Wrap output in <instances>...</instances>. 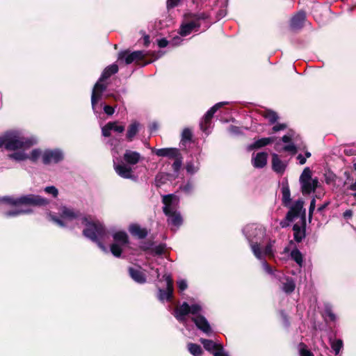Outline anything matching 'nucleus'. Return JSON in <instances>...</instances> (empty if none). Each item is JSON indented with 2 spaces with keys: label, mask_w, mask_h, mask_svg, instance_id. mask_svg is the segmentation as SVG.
Returning a JSON list of instances; mask_svg holds the SVG:
<instances>
[{
  "label": "nucleus",
  "mask_w": 356,
  "mask_h": 356,
  "mask_svg": "<svg viewBox=\"0 0 356 356\" xmlns=\"http://www.w3.org/2000/svg\"><path fill=\"white\" fill-rule=\"evenodd\" d=\"M57 216L56 213L50 211L49 216L50 220L61 227H67L70 223L75 222L76 224L81 222L86 226L83 231V235L97 243L98 246L105 252H108L106 248L103 245L102 241H104L107 233L105 227L99 221L90 222L85 216L78 211L72 209L62 207L58 209Z\"/></svg>",
  "instance_id": "f257e3e1"
},
{
  "label": "nucleus",
  "mask_w": 356,
  "mask_h": 356,
  "mask_svg": "<svg viewBox=\"0 0 356 356\" xmlns=\"http://www.w3.org/2000/svg\"><path fill=\"white\" fill-rule=\"evenodd\" d=\"M303 203L304 202H284V205L289 207V211L285 220L280 222V225L285 227L289 225V222H296L293 230L294 239L298 243L305 237L306 216Z\"/></svg>",
  "instance_id": "f03ea898"
},
{
  "label": "nucleus",
  "mask_w": 356,
  "mask_h": 356,
  "mask_svg": "<svg viewBox=\"0 0 356 356\" xmlns=\"http://www.w3.org/2000/svg\"><path fill=\"white\" fill-rule=\"evenodd\" d=\"M202 312V307L200 304H193L190 306L187 302H184L181 305L175 309V316L178 321L183 323L186 327V316L191 314L193 316L191 319L197 327L204 333L209 335L212 332L211 327L207 318L201 314Z\"/></svg>",
  "instance_id": "7ed1b4c3"
},
{
  "label": "nucleus",
  "mask_w": 356,
  "mask_h": 356,
  "mask_svg": "<svg viewBox=\"0 0 356 356\" xmlns=\"http://www.w3.org/2000/svg\"><path fill=\"white\" fill-rule=\"evenodd\" d=\"M245 237L249 241L251 250L254 255L259 259L263 260L264 256L273 257V243L267 244L264 250H261L259 239L263 237L264 232L261 228H259L255 225H248L243 230Z\"/></svg>",
  "instance_id": "20e7f679"
},
{
  "label": "nucleus",
  "mask_w": 356,
  "mask_h": 356,
  "mask_svg": "<svg viewBox=\"0 0 356 356\" xmlns=\"http://www.w3.org/2000/svg\"><path fill=\"white\" fill-rule=\"evenodd\" d=\"M118 159H113V168L115 172L124 179H136L132 168L130 165L137 164L142 156L138 152L127 149L123 155V159L125 163H119L116 162Z\"/></svg>",
  "instance_id": "39448f33"
},
{
  "label": "nucleus",
  "mask_w": 356,
  "mask_h": 356,
  "mask_svg": "<svg viewBox=\"0 0 356 356\" xmlns=\"http://www.w3.org/2000/svg\"><path fill=\"white\" fill-rule=\"evenodd\" d=\"M50 202H0L1 207L8 209L4 213L6 216H16L29 213L38 207H46Z\"/></svg>",
  "instance_id": "423d86ee"
},
{
  "label": "nucleus",
  "mask_w": 356,
  "mask_h": 356,
  "mask_svg": "<svg viewBox=\"0 0 356 356\" xmlns=\"http://www.w3.org/2000/svg\"><path fill=\"white\" fill-rule=\"evenodd\" d=\"M35 141L22 137L18 132L8 131L0 136V147L4 146L7 150L17 151L32 146Z\"/></svg>",
  "instance_id": "0eeeda50"
},
{
  "label": "nucleus",
  "mask_w": 356,
  "mask_h": 356,
  "mask_svg": "<svg viewBox=\"0 0 356 356\" xmlns=\"http://www.w3.org/2000/svg\"><path fill=\"white\" fill-rule=\"evenodd\" d=\"M300 184L302 193L305 194H310L314 192L316 193V197L321 199L324 195V190L322 188L321 184L318 181L317 177H312V171L309 168H305L302 174L300 175Z\"/></svg>",
  "instance_id": "6e6552de"
},
{
  "label": "nucleus",
  "mask_w": 356,
  "mask_h": 356,
  "mask_svg": "<svg viewBox=\"0 0 356 356\" xmlns=\"http://www.w3.org/2000/svg\"><path fill=\"white\" fill-rule=\"evenodd\" d=\"M118 71V67L117 65L113 64L108 66L104 69L98 81L94 86L91 95V104L94 112H95L97 104L102 98L103 93L107 88L106 85L102 83V82L112 74L117 73Z\"/></svg>",
  "instance_id": "1a4fd4ad"
},
{
  "label": "nucleus",
  "mask_w": 356,
  "mask_h": 356,
  "mask_svg": "<svg viewBox=\"0 0 356 356\" xmlns=\"http://www.w3.org/2000/svg\"><path fill=\"white\" fill-rule=\"evenodd\" d=\"M114 243L111 245L110 250L113 256L120 257L122 250L128 245L129 238L124 231H118L113 234Z\"/></svg>",
  "instance_id": "9d476101"
},
{
  "label": "nucleus",
  "mask_w": 356,
  "mask_h": 356,
  "mask_svg": "<svg viewBox=\"0 0 356 356\" xmlns=\"http://www.w3.org/2000/svg\"><path fill=\"white\" fill-rule=\"evenodd\" d=\"M163 202V209L164 213L168 216V223L175 227H179L183 220L180 213L177 211L176 206L173 204L174 202Z\"/></svg>",
  "instance_id": "9b49d317"
},
{
  "label": "nucleus",
  "mask_w": 356,
  "mask_h": 356,
  "mask_svg": "<svg viewBox=\"0 0 356 356\" xmlns=\"http://www.w3.org/2000/svg\"><path fill=\"white\" fill-rule=\"evenodd\" d=\"M207 18V15L204 13H202L197 15L193 20L183 24L180 28V35L181 36H186L193 31H197L200 26V20Z\"/></svg>",
  "instance_id": "f8f14e48"
},
{
  "label": "nucleus",
  "mask_w": 356,
  "mask_h": 356,
  "mask_svg": "<svg viewBox=\"0 0 356 356\" xmlns=\"http://www.w3.org/2000/svg\"><path fill=\"white\" fill-rule=\"evenodd\" d=\"M29 148V147H28V149ZM26 149H27V148L18 149L17 150L20 151H17L13 154H9L8 157L10 159H13L17 161H24L26 159H29L32 161H36L40 157V156H42V152L40 149H35L32 150L29 156L24 152Z\"/></svg>",
  "instance_id": "ddd939ff"
},
{
  "label": "nucleus",
  "mask_w": 356,
  "mask_h": 356,
  "mask_svg": "<svg viewBox=\"0 0 356 356\" xmlns=\"http://www.w3.org/2000/svg\"><path fill=\"white\" fill-rule=\"evenodd\" d=\"M163 278L166 282V289H159L158 291V299L163 302L164 300L169 301L171 300L173 291V281L171 275L169 274H165Z\"/></svg>",
  "instance_id": "4468645a"
},
{
  "label": "nucleus",
  "mask_w": 356,
  "mask_h": 356,
  "mask_svg": "<svg viewBox=\"0 0 356 356\" xmlns=\"http://www.w3.org/2000/svg\"><path fill=\"white\" fill-rule=\"evenodd\" d=\"M227 104V102H219L211 107L204 115V119L200 122V129L206 133L209 134V127L211 124V120L213 118V114L217 111L218 108L222 107L223 105Z\"/></svg>",
  "instance_id": "2eb2a0df"
},
{
  "label": "nucleus",
  "mask_w": 356,
  "mask_h": 356,
  "mask_svg": "<svg viewBox=\"0 0 356 356\" xmlns=\"http://www.w3.org/2000/svg\"><path fill=\"white\" fill-rule=\"evenodd\" d=\"M145 53L143 51H136L131 53L129 51H122L119 53L118 60H124L127 65L131 64L134 61H138L144 58Z\"/></svg>",
  "instance_id": "dca6fc26"
},
{
  "label": "nucleus",
  "mask_w": 356,
  "mask_h": 356,
  "mask_svg": "<svg viewBox=\"0 0 356 356\" xmlns=\"http://www.w3.org/2000/svg\"><path fill=\"white\" fill-rule=\"evenodd\" d=\"M63 154L58 149L46 150L42 154V162L44 164L56 163L63 160Z\"/></svg>",
  "instance_id": "f3484780"
},
{
  "label": "nucleus",
  "mask_w": 356,
  "mask_h": 356,
  "mask_svg": "<svg viewBox=\"0 0 356 356\" xmlns=\"http://www.w3.org/2000/svg\"><path fill=\"white\" fill-rule=\"evenodd\" d=\"M153 152L158 156L168 157L169 159L177 158L179 156V151L177 148H161L152 149Z\"/></svg>",
  "instance_id": "a211bd4d"
},
{
  "label": "nucleus",
  "mask_w": 356,
  "mask_h": 356,
  "mask_svg": "<svg viewBox=\"0 0 356 356\" xmlns=\"http://www.w3.org/2000/svg\"><path fill=\"white\" fill-rule=\"evenodd\" d=\"M268 154L266 152L257 153L252 158V163L254 167L261 168L266 165Z\"/></svg>",
  "instance_id": "6ab92c4d"
},
{
  "label": "nucleus",
  "mask_w": 356,
  "mask_h": 356,
  "mask_svg": "<svg viewBox=\"0 0 356 356\" xmlns=\"http://www.w3.org/2000/svg\"><path fill=\"white\" fill-rule=\"evenodd\" d=\"M129 273L131 277L138 284H144L146 282V276L140 269L137 268H129Z\"/></svg>",
  "instance_id": "aec40b11"
},
{
  "label": "nucleus",
  "mask_w": 356,
  "mask_h": 356,
  "mask_svg": "<svg viewBox=\"0 0 356 356\" xmlns=\"http://www.w3.org/2000/svg\"><path fill=\"white\" fill-rule=\"evenodd\" d=\"M305 13L304 12H299L295 15L291 20V26L293 29H300L305 20Z\"/></svg>",
  "instance_id": "412c9836"
},
{
  "label": "nucleus",
  "mask_w": 356,
  "mask_h": 356,
  "mask_svg": "<svg viewBox=\"0 0 356 356\" xmlns=\"http://www.w3.org/2000/svg\"><path fill=\"white\" fill-rule=\"evenodd\" d=\"M129 231L131 235L136 236L138 238H144L147 235V231L145 229L135 224L129 226Z\"/></svg>",
  "instance_id": "4be33fe9"
},
{
  "label": "nucleus",
  "mask_w": 356,
  "mask_h": 356,
  "mask_svg": "<svg viewBox=\"0 0 356 356\" xmlns=\"http://www.w3.org/2000/svg\"><path fill=\"white\" fill-rule=\"evenodd\" d=\"M272 165L273 169L277 173H282L286 168L284 163L280 159L276 154H273Z\"/></svg>",
  "instance_id": "5701e85b"
},
{
  "label": "nucleus",
  "mask_w": 356,
  "mask_h": 356,
  "mask_svg": "<svg viewBox=\"0 0 356 356\" xmlns=\"http://www.w3.org/2000/svg\"><path fill=\"white\" fill-rule=\"evenodd\" d=\"M284 282H282V289L286 293H292L296 287V284L293 280L289 277H283Z\"/></svg>",
  "instance_id": "b1692460"
},
{
  "label": "nucleus",
  "mask_w": 356,
  "mask_h": 356,
  "mask_svg": "<svg viewBox=\"0 0 356 356\" xmlns=\"http://www.w3.org/2000/svg\"><path fill=\"white\" fill-rule=\"evenodd\" d=\"M273 141V138H263L256 140L254 143L248 146V149L252 150L256 148L264 147Z\"/></svg>",
  "instance_id": "393cba45"
},
{
  "label": "nucleus",
  "mask_w": 356,
  "mask_h": 356,
  "mask_svg": "<svg viewBox=\"0 0 356 356\" xmlns=\"http://www.w3.org/2000/svg\"><path fill=\"white\" fill-rule=\"evenodd\" d=\"M200 342L203 345L205 350L211 353H213L220 345V343H217L212 340L205 339H200Z\"/></svg>",
  "instance_id": "a878e982"
},
{
  "label": "nucleus",
  "mask_w": 356,
  "mask_h": 356,
  "mask_svg": "<svg viewBox=\"0 0 356 356\" xmlns=\"http://www.w3.org/2000/svg\"><path fill=\"white\" fill-rule=\"evenodd\" d=\"M138 127L139 123L137 122H134L129 126L126 136L127 140H133L134 138L138 131Z\"/></svg>",
  "instance_id": "bb28decb"
},
{
  "label": "nucleus",
  "mask_w": 356,
  "mask_h": 356,
  "mask_svg": "<svg viewBox=\"0 0 356 356\" xmlns=\"http://www.w3.org/2000/svg\"><path fill=\"white\" fill-rule=\"evenodd\" d=\"M188 350L193 356H201L202 353V348L200 345L193 343H188Z\"/></svg>",
  "instance_id": "cd10ccee"
},
{
  "label": "nucleus",
  "mask_w": 356,
  "mask_h": 356,
  "mask_svg": "<svg viewBox=\"0 0 356 356\" xmlns=\"http://www.w3.org/2000/svg\"><path fill=\"white\" fill-rule=\"evenodd\" d=\"M291 257L293 260H294L297 263V264L299 266L301 267L302 266V263H303L302 254L299 250H298L296 248L293 249L291 252Z\"/></svg>",
  "instance_id": "c85d7f7f"
},
{
  "label": "nucleus",
  "mask_w": 356,
  "mask_h": 356,
  "mask_svg": "<svg viewBox=\"0 0 356 356\" xmlns=\"http://www.w3.org/2000/svg\"><path fill=\"white\" fill-rule=\"evenodd\" d=\"M331 347L335 355H338L343 347V341L341 339H334L331 341Z\"/></svg>",
  "instance_id": "c756f323"
},
{
  "label": "nucleus",
  "mask_w": 356,
  "mask_h": 356,
  "mask_svg": "<svg viewBox=\"0 0 356 356\" xmlns=\"http://www.w3.org/2000/svg\"><path fill=\"white\" fill-rule=\"evenodd\" d=\"M261 263H262V267H263L264 270H265V272L266 273H268L269 275H274L275 277L281 279V277L279 275L275 274V273H274L273 270L272 269V268L268 264V263L265 261L264 259L263 260H261Z\"/></svg>",
  "instance_id": "7c9ffc66"
},
{
  "label": "nucleus",
  "mask_w": 356,
  "mask_h": 356,
  "mask_svg": "<svg viewBox=\"0 0 356 356\" xmlns=\"http://www.w3.org/2000/svg\"><path fill=\"white\" fill-rule=\"evenodd\" d=\"M264 117L269 120L270 123H275L278 119V116L276 113L272 111H266L264 114Z\"/></svg>",
  "instance_id": "2f4dec72"
},
{
  "label": "nucleus",
  "mask_w": 356,
  "mask_h": 356,
  "mask_svg": "<svg viewBox=\"0 0 356 356\" xmlns=\"http://www.w3.org/2000/svg\"><path fill=\"white\" fill-rule=\"evenodd\" d=\"M299 353L300 356H314V354L307 348L305 343H300L299 345Z\"/></svg>",
  "instance_id": "473e14b6"
},
{
  "label": "nucleus",
  "mask_w": 356,
  "mask_h": 356,
  "mask_svg": "<svg viewBox=\"0 0 356 356\" xmlns=\"http://www.w3.org/2000/svg\"><path fill=\"white\" fill-rule=\"evenodd\" d=\"M17 200H44L40 196L33 194H29L21 196Z\"/></svg>",
  "instance_id": "72a5a7b5"
},
{
  "label": "nucleus",
  "mask_w": 356,
  "mask_h": 356,
  "mask_svg": "<svg viewBox=\"0 0 356 356\" xmlns=\"http://www.w3.org/2000/svg\"><path fill=\"white\" fill-rule=\"evenodd\" d=\"M181 142L187 143L191 140L192 134L189 129H184L181 134Z\"/></svg>",
  "instance_id": "f704fd0d"
},
{
  "label": "nucleus",
  "mask_w": 356,
  "mask_h": 356,
  "mask_svg": "<svg viewBox=\"0 0 356 356\" xmlns=\"http://www.w3.org/2000/svg\"><path fill=\"white\" fill-rule=\"evenodd\" d=\"M186 170L188 173L193 175L197 172L199 167L192 162H188L186 165Z\"/></svg>",
  "instance_id": "c9c22d12"
},
{
  "label": "nucleus",
  "mask_w": 356,
  "mask_h": 356,
  "mask_svg": "<svg viewBox=\"0 0 356 356\" xmlns=\"http://www.w3.org/2000/svg\"><path fill=\"white\" fill-rule=\"evenodd\" d=\"M44 191L46 193L51 195L52 197L54 198L56 197L58 194V189L54 186H47L44 188Z\"/></svg>",
  "instance_id": "e433bc0d"
},
{
  "label": "nucleus",
  "mask_w": 356,
  "mask_h": 356,
  "mask_svg": "<svg viewBox=\"0 0 356 356\" xmlns=\"http://www.w3.org/2000/svg\"><path fill=\"white\" fill-rule=\"evenodd\" d=\"M282 200H291L290 198V190L288 186H283L282 188Z\"/></svg>",
  "instance_id": "4c0bfd02"
},
{
  "label": "nucleus",
  "mask_w": 356,
  "mask_h": 356,
  "mask_svg": "<svg viewBox=\"0 0 356 356\" xmlns=\"http://www.w3.org/2000/svg\"><path fill=\"white\" fill-rule=\"evenodd\" d=\"M175 161H174L172 164V168L175 172H177L179 169L181 168V166L182 165V160L181 156H178L177 158H175Z\"/></svg>",
  "instance_id": "58836bf2"
},
{
  "label": "nucleus",
  "mask_w": 356,
  "mask_h": 356,
  "mask_svg": "<svg viewBox=\"0 0 356 356\" xmlns=\"http://www.w3.org/2000/svg\"><path fill=\"white\" fill-rule=\"evenodd\" d=\"M177 284L180 291H184L188 287L187 282L186 280L180 279L177 280Z\"/></svg>",
  "instance_id": "ea45409f"
},
{
  "label": "nucleus",
  "mask_w": 356,
  "mask_h": 356,
  "mask_svg": "<svg viewBox=\"0 0 356 356\" xmlns=\"http://www.w3.org/2000/svg\"><path fill=\"white\" fill-rule=\"evenodd\" d=\"M111 129L118 133H122L124 131V126L119 125L116 122H111Z\"/></svg>",
  "instance_id": "a19ab883"
},
{
  "label": "nucleus",
  "mask_w": 356,
  "mask_h": 356,
  "mask_svg": "<svg viewBox=\"0 0 356 356\" xmlns=\"http://www.w3.org/2000/svg\"><path fill=\"white\" fill-rule=\"evenodd\" d=\"M111 122L107 123L104 127L102 128V135L105 137H108L111 136Z\"/></svg>",
  "instance_id": "79ce46f5"
},
{
  "label": "nucleus",
  "mask_w": 356,
  "mask_h": 356,
  "mask_svg": "<svg viewBox=\"0 0 356 356\" xmlns=\"http://www.w3.org/2000/svg\"><path fill=\"white\" fill-rule=\"evenodd\" d=\"M212 354L213 355V356H229L228 354L226 352H225L223 347L221 344Z\"/></svg>",
  "instance_id": "37998d69"
},
{
  "label": "nucleus",
  "mask_w": 356,
  "mask_h": 356,
  "mask_svg": "<svg viewBox=\"0 0 356 356\" xmlns=\"http://www.w3.org/2000/svg\"><path fill=\"white\" fill-rule=\"evenodd\" d=\"M283 149L284 151L289 152L292 154H296L297 152L296 147L293 143L285 145Z\"/></svg>",
  "instance_id": "c03bdc74"
},
{
  "label": "nucleus",
  "mask_w": 356,
  "mask_h": 356,
  "mask_svg": "<svg viewBox=\"0 0 356 356\" xmlns=\"http://www.w3.org/2000/svg\"><path fill=\"white\" fill-rule=\"evenodd\" d=\"M229 132L232 134V135H238L241 133V131L239 127H236V126H231L229 127Z\"/></svg>",
  "instance_id": "a18cd8bd"
},
{
  "label": "nucleus",
  "mask_w": 356,
  "mask_h": 356,
  "mask_svg": "<svg viewBox=\"0 0 356 356\" xmlns=\"http://www.w3.org/2000/svg\"><path fill=\"white\" fill-rule=\"evenodd\" d=\"M153 252L155 254H162L164 252V246L162 245H157L153 248Z\"/></svg>",
  "instance_id": "49530a36"
},
{
  "label": "nucleus",
  "mask_w": 356,
  "mask_h": 356,
  "mask_svg": "<svg viewBox=\"0 0 356 356\" xmlns=\"http://www.w3.org/2000/svg\"><path fill=\"white\" fill-rule=\"evenodd\" d=\"M179 0H168L167 7L168 9L172 8L178 5Z\"/></svg>",
  "instance_id": "de8ad7c7"
},
{
  "label": "nucleus",
  "mask_w": 356,
  "mask_h": 356,
  "mask_svg": "<svg viewBox=\"0 0 356 356\" xmlns=\"http://www.w3.org/2000/svg\"><path fill=\"white\" fill-rule=\"evenodd\" d=\"M104 111L107 115H111L114 113L115 109L111 106L106 105L104 106Z\"/></svg>",
  "instance_id": "09e8293b"
},
{
  "label": "nucleus",
  "mask_w": 356,
  "mask_h": 356,
  "mask_svg": "<svg viewBox=\"0 0 356 356\" xmlns=\"http://www.w3.org/2000/svg\"><path fill=\"white\" fill-rule=\"evenodd\" d=\"M168 44V41L165 38H162L158 40V45L159 47L163 48L165 47Z\"/></svg>",
  "instance_id": "8fccbe9b"
},
{
  "label": "nucleus",
  "mask_w": 356,
  "mask_h": 356,
  "mask_svg": "<svg viewBox=\"0 0 356 356\" xmlns=\"http://www.w3.org/2000/svg\"><path fill=\"white\" fill-rule=\"evenodd\" d=\"M286 125L284 124H276L273 127V130L276 132V131H280V130H284V129H286Z\"/></svg>",
  "instance_id": "3c124183"
},
{
  "label": "nucleus",
  "mask_w": 356,
  "mask_h": 356,
  "mask_svg": "<svg viewBox=\"0 0 356 356\" xmlns=\"http://www.w3.org/2000/svg\"><path fill=\"white\" fill-rule=\"evenodd\" d=\"M334 177H335V175L332 174V173H329L327 175H325V181L327 184H330L331 183L332 181H333L334 180Z\"/></svg>",
  "instance_id": "603ef678"
},
{
  "label": "nucleus",
  "mask_w": 356,
  "mask_h": 356,
  "mask_svg": "<svg viewBox=\"0 0 356 356\" xmlns=\"http://www.w3.org/2000/svg\"><path fill=\"white\" fill-rule=\"evenodd\" d=\"M181 41V38H180V37H179V36H177V37H175V38L172 40L171 42H172V44L173 45H179V44H180Z\"/></svg>",
  "instance_id": "864d4df0"
},
{
  "label": "nucleus",
  "mask_w": 356,
  "mask_h": 356,
  "mask_svg": "<svg viewBox=\"0 0 356 356\" xmlns=\"http://www.w3.org/2000/svg\"><path fill=\"white\" fill-rule=\"evenodd\" d=\"M297 159L299 161V163L300 165H303L306 162V157H305L304 156H302V154H299L297 156Z\"/></svg>",
  "instance_id": "5fc2aeb1"
},
{
  "label": "nucleus",
  "mask_w": 356,
  "mask_h": 356,
  "mask_svg": "<svg viewBox=\"0 0 356 356\" xmlns=\"http://www.w3.org/2000/svg\"><path fill=\"white\" fill-rule=\"evenodd\" d=\"M291 139H292V135H290V134L284 135L282 138V140L284 143H290Z\"/></svg>",
  "instance_id": "6e6d98bb"
},
{
  "label": "nucleus",
  "mask_w": 356,
  "mask_h": 356,
  "mask_svg": "<svg viewBox=\"0 0 356 356\" xmlns=\"http://www.w3.org/2000/svg\"><path fill=\"white\" fill-rule=\"evenodd\" d=\"M315 202H314V201L311 202V204H310V206H309V219L311 218L312 213L313 212V211L315 209Z\"/></svg>",
  "instance_id": "4d7b16f0"
},
{
  "label": "nucleus",
  "mask_w": 356,
  "mask_h": 356,
  "mask_svg": "<svg viewBox=\"0 0 356 356\" xmlns=\"http://www.w3.org/2000/svg\"><path fill=\"white\" fill-rule=\"evenodd\" d=\"M353 215V212L351 210H346L344 213H343V217L346 218H349L352 216Z\"/></svg>",
  "instance_id": "13d9d810"
},
{
  "label": "nucleus",
  "mask_w": 356,
  "mask_h": 356,
  "mask_svg": "<svg viewBox=\"0 0 356 356\" xmlns=\"http://www.w3.org/2000/svg\"><path fill=\"white\" fill-rule=\"evenodd\" d=\"M350 189L355 192L354 196L356 197V180L350 186Z\"/></svg>",
  "instance_id": "bf43d9fd"
},
{
  "label": "nucleus",
  "mask_w": 356,
  "mask_h": 356,
  "mask_svg": "<svg viewBox=\"0 0 356 356\" xmlns=\"http://www.w3.org/2000/svg\"><path fill=\"white\" fill-rule=\"evenodd\" d=\"M328 203H329V202H326L325 204H324L323 205H322V206L319 207L318 208V211H321L324 208H325V207L327 206Z\"/></svg>",
  "instance_id": "052dcab7"
},
{
  "label": "nucleus",
  "mask_w": 356,
  "mask_h": 356,
  "mask_svg": "<svg viewBox=\"0 0 356 356\" xmlns=\"http://www.w3.org/2000/svg\"><path fill=\"white\" fill-rule=\"evenodd\" d=\"M144 40H145V45L147 46L149 43V36L145 35L144 38Z\"/></svg>",
  "instance_id": "680f3d73"
},
{
  "label": "nucleus",
  "mask_w": 356,
  "mask_h": 356,
  "mask_svg": "<svg viewBox=\"0 0 356 356\" xmlns=\"http://www.w3.org/2000/svg\"><path fill=\"white\" fill-rule=\"evenodd\" d=\"M1 200L8 201V200H14L12 197H9V196H5Z\"/></svg>",
  "instance_id": "e2e57ef3"
},
{
  "label": "nucleus",
  "mask_w": 356,
  "mask_h": 356,
  "mask_svg": "<svg viewBox=\"0 0 356 356\" xmlns=\"http://www.w3.org/2000/svg\"><path fill=\"white\" fill-rule=\"evenodd\" d=\"M328 315L330 317L331 320H334L335 317L332 313H331L330 312H328Z\"/></svg>",
  "instance_id": "0e129e2a"
},
{
  "label": "nucleus",
  "mask_w": 356,
  "mask_h": 356,
  "mask_svg": "<svg viewBox=\"0 0 356 356\" xmlns=\"http://www.w3.org/2000/svg\"><path fill=\"white\" fill-rule=\"evenodd\" d=\"M155 274H156V278H157V279H159V277H160V273H159V269H158V268H156V269L155 270Z\"/></svg>",
  "instance_id": "69168bd1"
},
{
  "label": "nucleus",
  "mask_w": 356,
  "mask_h": 356,
  "mask_svg": "<svg viewBox=\"0 0 356 356\" xmlns=\"http://www.w3.org/2000/svg\"><path fill=\"white\" fill-rule=\"evenodd\" d=\"M311 156V153L309 152H305V156L306 158H309Z\"/></svg>",
  "instance_id": "338daca9"
},
{
  "label": "nucleus",
  "mask_w": 356,
  "mask_h": 356,
  "mask_svg": "<svg viewBox=\"0 0 356 356\" xmlns=\"http://www.w3.org/2000/svg\"><path fill=\"white\" fill-rule=\"evenodd\" d=\"M354 169L356 170V163L353 165Z\"/></svg>",
  "instance_id": "774afa93"
}]
</instances>
